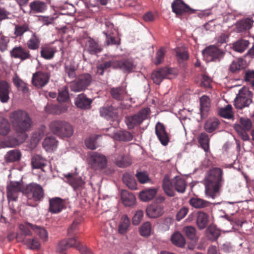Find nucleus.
<instances>
[{
    "instance_id": "f257e3e1",
    "label": "nucleus",
    "mask_w": 254,
    "mask_h": 254,
    "mask_svg": "<svg viewBox=\"0 0 254 254\" xmlns=\"http://www.w3.org/2000/svg\"><path fill=\"white\" fill-rule=\"evenodd\" d=\"M13 129L18 135H22V139L27 137L26 132L32 125V121L29 114L25 111L17 110L11 112L9 116Z\"/></svg>"
},
{
    "instance_id": "f03ea898",
    "label": "nucleus",
    "mask_w": 254,
    "mask_h": 254,
    "mask_svg": "<svg viewBox=\"0 0 254 254\" xmlns=\"http://www.w3.org/2000/svg\"><path fill=\"white\" fill-rule=\"evenodd\" d=\"M223 175V171L220 168H212L208 171L204 180L205 193L207 196L213 198L219 193L224 182Z\"/></svg>"
},
{
    "instance_id": "7ed1b4c3",
    "label": "nucleus",
    "mask_w": 254,
    "mask_h": 254,
    "mask_svg": "<svg viewBox=\"0 0 254 254\" xmlns=\"http://www.w3.org/2000/svg\"><path fill=\"white\" fill-rule=\"evenodd\" d=\"M187 186L185 179L180 176H176L170 179L169 175L166 174L162 180L163 190L169 197H173L176 195L175 190L179 193L185 192Z\"/></svg>"
},
{
    "instance_id": "20e7f679",
    "label": "nucleus",
    "mask_w": 254,
    "mask_h": 254,
    "mask_svg": "<svg viewBox=\"0 0 254 254\" xmlns=\"http://www.w3.org/2000/svg\"><path fill=\"white\" fill-rule=\"evenodd\" d=\"M51 131L61 138H69L74 133L73 126L68 122L61 120H55L50 122Z\"/></svg>"
},
{
    "instance_id": "39448f33",
    "label": "nucleus",
    "mask_w": 254,
    "mask_h": 254,
    "mask_svg": "<svg viewBox=\"0 0 254 254\" xmlns=\"http://www.w3.org/2000/svg\"><path fill=\"white\" fill-rule=\"evenodd\" d=\"M22 192L27 197L28 204L31 206H34L35 204H32L31 201L39 202L44 196V190L42 187L35 183H30L24 187Z\"/></svg>"
},
{
    "instance_id": "423d86ee",
    "label": "nucleus",
    "mask_w": 254,
    "mask_h": 254,
    "mask_svg": "<svg viewBox=\"0 0 254 254\" xmlns=\"http://www.w3.org/2000/svg\"><path fill=\"white\" fill-rule=\"evenodd\" d=\"M150 113V109L144 108L133 115L125 117V123L128 129L134 128L136 126H139L143 121L146 120Z\"/></svg>"
},
{
    "instance_id": "0eeeda50",
    "label": "nucleus",
    "mask_w": 254,
    "mask_h": 254,
    "mask_svg": "<svg viewBox=\"0 0 254 254\" xmlns=\"http://www.w3.org/2000/svg\"><path fill=\"white\" fill-rule=\"evenodd\" d=\"M92 81V77L90 74H82L71 82L70 89L74 92L84 91L90 85Z\"/></svg>"
},
{
    "instance_id": "6e6552de",
    "label": "nucleus",
    "mask_w": 254,
    "mask_h": 254,
    "mask_svg": "<svg viewBox=\"0 0 254 254\" xmlns=\"http://www.w3.org/2000/svg\"><path fill=\"white\" fill-rule=\"evenodd\" d=\"M253 94L247 88L243 87L239 90L234 101V106L238 109L248 107L252 103Z\"/></svg>"
},
{
    "instance_id": "1a4fd4ad",
    "label": "nucleus",
    "mask_w": 254,
    "mask_h": 254,
    "mask_svg": "<svg viewBox=\"0 0 254 254\" xmlns=\"http://www.w3.org/2000/svg\"><path fill=\"white\" fill-rule=\"evenodd\" d=\"M117 60L110 56L105 55L102 58L101 63L97 66V73L103 75L110 68L117 69Z\"/></svg>"
},
{
    "instance_id": "9d476101",
    "label": "nucleus",
    "mask_w": 254,
    "mask_h": 254,
    "mask_svg": "<svg viewBox=\"0 0 254 254\" xmlns=\"http://www.w3.org/2000/svg\"><path fill=\"white\" fill-rule=\"evenodd\" d=\"M10 55L11 58L18 59L21 61H32L34 59L33 56L27 48L21 46L14 47L10 51Z\"/></svg>"
},
{
    "instance_id": "9b49d317",
    "label": "nucleus",
    "mask_w": 254,
    "mask_h": 254,
    "mask_svg": "<svg viewBox=\"0 0 254 254\" xmlns=\"http://www.w3.org/2000/svg\"><path fill=\"white\" fill-rule=\"evenodd\" d=\"M88 161L91 167L95 170H101L105 168L107 165L106 157L99 153L95 152L91 154Z\"/></svg>"
},
{
    "instance_id": "f8f14e48",
    "label": "nucleus",
    "mask_w": 254,
    "mask_h": 254,
    "mask_svg": "<svg viewBox=\"0 0 254 254\" xmlns=\"http://www.w3.org/2000/svg\"><path fill=\"white\" fill-rule=\"evenodd\" d=\"M50 76V73L48 72L37 71L33 74L32 83L36 87L41 88L48 84Z\"/></svg>"
},
{
    "instance_id": "ddd939ff",
    "label": "nucleus",
    "mask_w": 254,
    "mask_h": 254,
    "mask_svg": "<svg viewBox=\"0 0 254 254\" xmlns=\"http://www.w3.org/2000/svg\"><path fill=\"white\" fill-rule=\"evenodd\" d=\"M172 71V69L167 67L158 68L153 71L151 75V79L155 84L160 85L164 79L170 78Z\"/></svg>"
},
{
    "instance_id": "4468645a",
    "label": "nucleus",
    "mask_w": 254,
    "mask_h": 254,
    "mask_svg": "<svg viewBox=\"0 0 254 254\" xmlns=\"http://www.w3.org/2000/svg\"><path fill=\"white\" fill-rule=\"evenodd\" d=\"M203 53L205 56L211 61H219L225 54L224 51L215 46H210L206 48Z\"/></svg>"
},
{
    "instance_id": "2eb2a0df",
    "label": "nucleus",
    "mask_w": 254,
    "mask_h": 254,
    "mask_svg": "<svg viewBox=\"0 0 254 254\" xmlns=\"http://www.w3.org/2000/svg\"><path fill=\"white\" fill-rule=\"evenodd\" d=\"M46 2L40 0H35L29 3V11L31 14L45 12L48 9V4L50 3V0H46Z\"/></svg>"
},
{
    "instance_id": "dca6fc26",
    "label": "nucleus",
    "mask_w": 254,
    "mask_h": 254,
    "mask_svg": "<svg viewBox=\"0 0 254 254\" xmlns=\"http://www.w3.org/2000/svg\"><path fill=\"white\" fill-rule=\"evenodd\" d=\"M254 23V14L238 21L235 24L237 32L242 33L250 30Z\"/></svg>"
},
{
    "instance_id": "f3484780",
    "label": "nucleus",
    "mask_w": 254,
    "mask_h": 254,
    "mask_svg": "<svg viewBox=\"0 0 254 254\" xmlns=\"http://www.w3.org/2000/svg\"><path fill=\"white\" fill-rule=\"evenodd\" d=\"M155 133L162 145L166 146L168 144L170 140L169 134L162 123H157L155 126Z\"/></svg>"
},
{
    "instance_id": "a211bd4d",
    "label": "nucleus",
    "mask_w": 254,
    "mask_h": 254,
    "mask_svg": "<svg viewBox=\"0 0 254 254\" xmlns=\"http://www.w3.org/2000/svg\"><path fill=\"white\" fill-rule=\"evenodd\" d=\"M171 7L172 11L178 15H181L192 10L183 0H174L172 3Z\"/></svg>"
},
{
    "instance_id": "6ab92c4d",
    "label": "nucleus",
    "mask_w": 254,
    "mask_h": 254,
    "mask_svg": "<svg viewBox=\"0 0 254 254\" xmlns=\"http://www.w3.org/2000/svg\"><path fill=\"white\" fill-rule=\"evenodd\" d=\"M64 207V201L60 197H55L49 199V211L52 213H60Z\"/></svg>"
},
{
    "instance_id": "aec40b11",
    "label": "nucleus",
    "mask_w": 254,
    "mask_h": 254,
    "mask_svg": "<svg viewBox=\"0 0 254 254\" xmlns=\"http://www.w3.org/2000/svg\"><path fill=\"white\" fill-rule=\"evenodd\" d=\"M57 52V47L51 44H45L40 47V53L41 57L45 60L52 59Z\"/></svg>"
},
{
    "instance_id": "412c9836",
    "label": "nucleus",
    "mask_w": 254,
    "mask_h": 254,
    "mask_svg": "<svg viewBox=\"0 0 254 254\" xmlns=\"http://www.w3.org/2000/svg\"><path fill=\"white\" fill-rule=\"evenodd\" d=\"M67 106L63 103L59 104L48 103L45 107V111L48 114L60 115L66 112L67 110Z\"/></svg>"
},
{
    "instance_id": "4be33fe9",
    "label": "nucleus",
    "mask_w": 254,
    "mask_h": 254,
    "mask_svg": "<svg viewBox=\"0 0 254 254\" xmlns=\"http://www.w3.org/2000/svg\"><path fill=\"white\" fill-rule=\"evenodd\" d=\"M99 112L100 116L107 120H115L118 118L117 109L111 105H106L100 108Z\"/></svg>"
},
{
    "instance_id": "5701e85b",
    "label": "nucleus",
    "mask_w": 254,
    "mask_h": 254,
    "mask_svg": "<svg viewBox=\"0 0 254 254\" xmlns=\"http://www.w3.org/2000/svg\"><path fill=\"white\" fill-rule=\"evenodd\" d=\"M21 184L18 182H11L7 187V196L9 200L15 201L18 197V192H22Z\"/></svg>"
},
{
    "instance_id": "b1692460",
    "label": "nucleus",
    "mask_w": 254,
    "mask_h": 254,
    "mask_svg": "<svg viewBox=\"0 0 254 254\" xmlns=\"http://www.w3.org/2000/svg\"><path fill=\"white\" fill-rule=\"evenodd\" d=\"M11 92L10 84L5 80L0 81V101L2 103L8 102Z\"/></svg>"
},
{
    "instance_id": "393cba45",
    "label": "nucleus",
    "mask_w": 254,
    "mask_h": 254,
    "mask_svg": "<svg viewBox=\"0 0 254 254\" xmlns=\"http://www.w3.org/2000/svg\"><path fill=\"white\" fill-rule=\"evenodd\" d=\"M77 237H73L67 240H63L59 243L57 247V251L61 252L70 247H75L80 243L77 240Z\"/></svg>"
},
{
    "instance_id": "a878e982",
    "label": "nucleus",
    "mask_w": 254,
    "mask_h": 254,
    "mask_svg": "<svg viewBox=\"0 0 254 254\" xmlns=\"http://www.w3.org/2000/svg\"><path fill=\"white\" fill-rule=\"evenodd\" d=\"M164 207L162 205L154 204L150 205L146 208V214L152 218H157L163 214Z\"/></svg>"
},
{
    "instance_id": "bb28decb",
    "label": "nucleus",
    "mask_w": 254,
    "mask_h": 254,
    "mask_svg": "<svg viewBox=\"0 0 254 254\" xmlns=\"http://www.w3.org/2000/svg\"><path fill=\"white\" fill-rule=\"evenodd\" d=\"M92 100L88 98L84 94H80L75 99V104L79 108L88 109L91 107Z\"/></svg>"
},
{
    "instance_id": "cd10ccee",
    "label": "nucleus",
    "mask_w": 254,
    "mask_h": 254,
    "mask_svg": "<svg viewBox=\"0 0 254 254\" xmlns=\"http://www.w3.org/2000/svg\"><path fill=\"white\" fill-rule=\"evenodd\" d=\"M117 63H118L117 68L120 69L124 72H130L135 67L133 60L130 59L117 60Z\"/></svg>"
},
{
    "instance_id": "c85d7f7f",
    "label": "nucleus",
    "mask_w": 254,
    "mask_h": 254,
    "mask_svg": "<svg viewBox=\"0 0 254 254\" xmlns=\"http://www.w3.org/2000/svg\"><path fill=\"white\" fill-rule=\"evenodd\" d=\"M41 39L36 32H33L30 38L26 42V47L30 50L35 51L39 49Z\"/></svg>"
},
{
    "instance_id": "c756f323",
    "label": "nucleus",
    "mask_w": 254,
    "mask_h": 254,
    "mask_svg": "<svg viewBox=\"0 0 254 254\" xmlns=\"http://www.w3.org/2000/svg\"><path fill=\"white\" fill-rule=\"evenodd\" d=\"M77 68L78 66L73 61H67L64 63V70L65 73L70 79H73L76 77V71Z\"/></svg>"
},
{
    "instance_id": "7c9ffc66",
    "label": "nucleus",
    "mask_w": 254,
    "mask_h": 254,
    "mask_svg": "<svg viewBox=\"0 0 254 254\" xmlns=\"http://www.w3.org/2000/svg\"><path fill=\"white\" fill-rule=\"evenodd\" d=\"M245 61L242 58L234 60L229 67V71L232 73H237L245 67Z\"/></svg>"
},
{
    "instance_id": "2f4dec72",
    "label": "nucleus",
    "mask_w": 254,
    "mask_h": 254,
    "mask_svg": "<svg viewBox=\"0 0 254 254\" xmlns=\"http://www.w3.org/2000/svg\"><path fill=\"white\" fill-rule=\"evenodd\" d=\"M87 51L92 55H95L100 52L102 48L98 42L90 38L86 43Z\"/></svg>"
},
{
    "instance_id": "473e14b6",
    "label": "nucleus",
    "mask_w": 254,
    "mask_h": 254,
    "mask_svg": "<svg viewBox=\"0 0 254 254\" xmlns=\"http://www.w3.org/2000/svg\"><path fill=\"white\" fill-rule=\"evenodd\" d=\"M200 106L201 117L205 118L207 116L210 107V100L208 96L203 95L200 98Z\"/></svg>"
},
{
    "instance_id": "72a5a7b5",
    "label": "nucleus",
    "mask_w": 254,
    "mask_h": 254,
    "mask_svg": "<svg viewBox=\"0 0 254 254\" xmlns=\"http://www.w3.org/2000/svg\"><path fill=\"white\" fill-rule=\"evenodd\" d=\"M121 199L124 204L127 206L133 205L135 201L134 195L127 190H123L121 192Z\"/></svg>"
},
{
    "instance_id": "f704fd0d",
    "label": "nucleus",
    "mask_w": 254,
    "mask_h": 254,
    "mask_svg": "<svg viewBox=\"0 0 254 254\" xmlns=\"http://www.w3.org/2000/svg\"><path fill=\"white\" fill-rule=\"evenodd\" d=\"M21 157V154L19 150H11L6 153L4 156V160L7 163H12L19 161Z\"/></svg>"
},
{
    "instance_id": "c9c22d12",
    "label": "nucleus",
    "mask_w": 254,
    "mask_h": 254,
    "mask_svg": "<svg viewBox=\"0 0 254 254\" xmlns=\"http://www.w3.org/2000/svg\"><path fill=\"white\" fill-rule=\"evenodd\" d=\"M110 94L114 99L122 101L126 94V89L122 86L113 87L110 90Z\"/></svg>"
},
{
    "instance_id": "e433bc0d",
    "label": "nucleus",
    "mask_w": 254,
    "mask_h": 254,
    "mask_svg": "<svg viewBox=\"0 0 254 254\" xmlns=\"http://www.w3.org/2000/svg\"><path fill=\"white\" fill-rule=\"evenodd\" d=\"M157 190L155 188L143 190L139 193V197L143 201L152 200L156 195Z\"/></svg>"
},
{
    "instance_id": "4c0bfd02",
    "label": "nucleus",
    "mask_w": 254,
    "mask_h": 254,
    "mask_svg": "<svg viewBox=\"0 0 254 254\" xmlns=\"http://www.w3.org/2000/svg\"><path fill=\"white\" fill-rule=\"evenodd\" d=\"M208 222V215L202 211H198L197 213L196 224L200 230L204 229Z\"/></svg>"
},
{
    "instance_id": "58836bf2",
    "label": "nucleus",
    "mask_w": 254,
    "mask_h": 254,
    "mask_svg": "<svg viewBox=\"0 0 254 254\" xmlns=\"http://www.w3.org/2000/svg\"><path fill=\"white\" fill-rule=\"evenodd\" d=\"M172 244L179 248H184L186 245V240L184 236L179 232H175L171 238Z\"/></svg>"
},
{
    "instance_id": "ea45409f",
    "label": "nucleus",
    "mask_w": 254,
    "mask_h": 254,
    "mask_svg": "<svg viewBox=\"0 0 254 254\" xmlns=\"http://www.w3.org/2000/svg\"><path fill=\"white\" fill-rule=\"evenodd\" d=\"M130 225V221L126 215L122 216L118 227V232L121 235L127 232Z\"/></svg>"
},
{
    "instance_id": "a19ab883",
    "label": "nucleus",
    "mask_w": 254,
    "mask_h": 254,
    "mask_svg": "<svg viewBox=\"0 0 254 254\" xmlns=\"http://www.w3.org/2000/svg\"><path fill=\"white\" fill-rule=\"evenodd\" d=\"M124 183L130 189L136 190L137 189L136 182L133 176L128 173H125L123 176Z\"/></svg>"
},
{
    "instance_id": "79ce46f5",
    "label": "nucleus",
    "mask_w": 254,
    "mask_h": 254,
    "mask_svg": "<svg viewBox=\"0 0 254 254\" xmlns=\"http://www.w3.org/2000/svg\"><path fill=\"white\" fill-rule=\"evenodd\" d=\"M43 146L46 151L55 150L58 145V141L54 136L46 137L43 142Z\"/></svg>"
},
{
    "instance_id": "37998d69",
    "label": "nucleus",
    "mask_w": 254,
    "mask_h": 254,
    "mask_svg": "<svg viewBox=\"0 0 254 254\" xmlns=\"http://www.w3.org/2000/svg\"><path fill=\"white\" fill-rule=\"evenodd\" d=\"M220 122L216 118L210 119L204 124V129L208 133H211L215 130L220 125Z\"/></svg>"
},
{
    "instance_id": "c03bdc74",
    "label": "nucleus",
    "mask_w": 254,
    "mask_h": 254,
    "mask_svg": "<svg viewBox=\"0 0 254 254\" xmlns=\"http://www.w3.org/2000/svg\"><path fill=\"white\" fill-rule=\"evenodd\" d=\"M11 130L8 121L3 117H0V135L6 136Z\"/></svg>"
},
{
    "instance_id": "a18cd8bd",
    "label": "nucleus",
    "mask_w": 254,
    "mask_h": 254,
    "mask_svg": "<svg viewBox=\"0 0 254 254\" xmlns=\"http://www.w3.org/2000/svg\"><path fill=\"white\" fill-rule=\"evenodd\" d=\"M33 168L42 169L46 165V160L39 155H34L31 160Z\"/></svg>"
},
{
    "instance_id": "49530a36",
    "label": "nucleus",
    "mask_w": 254,
    "mask_h": 254,
    "mask_svg": "<svg viewBox=\"0 0 254 254\" xmlns=\"http://www.w3.org/2000/svg\"><path fill=\"white\" fill-rule=\"evenodd\" d=\"M206 231L207 238L211 241L217 240L220 235V231L214 225H209Z\"/></svg>"
},
{
    "instance_id": "de8ad7c7",
    "label": "nucleus",
    "mask_w": 254,
    "mask_h": 254,
    "mask_svg": "<svg viewBox=\"0 0 254 254\" xmlns=\"http://www.w3.org/2000/svg\"><path fill=\"white\" fill-rule=\"evenodd\" d=\"M190 204L196 208H203L209 206V203L207 201L197 197H192L190 199Z\"/></svg>"
},
{
    "instance_id": "09e8293b",
    "label": "nucleus",
    "mask_w": 254,
    "mask_h": 254,
    "mask_svg": "<svg viewBox=\"0 0 254 254\" xmlns=\"http://www.w3.org/2000/svg\"><path fill=\"white\" fill-rule=\"evenodd\" d=\"M198 141L204 150L207 152L209 149V138L208 134L205 132L201 133L198 137Z\"/></svg>"
},
{
    "instance_id": "8fccbe9b",
    "label": "nucleus",
    "mask_w": 254,
    "mask_h": 254,
    "mask_svg": "<svg viewBox=\"0 0 254 254\" xmlns=\"http://www.w3.org/2000/svg\"><path fill=\"white\" fill-rule=\"evenodd\" d=\"M249 44L248 40L241 39L233 43V48L235 51L243 53L248 47Z\"/></svg>"
},
{
    "instance_id": "3c124183",
    "label": "nucleus",
    "mask_w": 254,
    "mask_h": 254,
    "mask_svg": "<svg viewBox=\"0 0 254 254\" xmlns=\"http://www.w3.org/2000/svg\"><path fill=\"white\" fill-rule=\"evenodd\" d=\"M14 85L19 90H21L23 93H27L29 92V88L26 83L23 81L18 76L15 75L12 78Z\"/></svg>"
},
{
    "instance_id": "603ef678",
    "label": "nucleus",
    "mask_w": 254,
    "mask_h": 254,
    "mask_svg": "<svg viewBox=\"0 0 254 254\" xmlns=\"http://www.w3.org/2000/svg\"><path fill=\"white\" fill-rule=\"evenodd\" d=\"M29 31H30V28L29 24L27 23L15 25L14 34L16 37H21L24 33Z\"/></svg>"
},
{
    "instance_id": "864d4df0",
    "label": "nucleus",
    "mask_w": 254,
    "mask_h": 254,
    "mask_svg": "<svg viewBox=\"0 0 254 254\" xmlns=\"http://www.w3.org/2000/svg\"><path fill=\"white\" fill-rule=\"evenodd\" d=\"M235 126H239L245 130H250L252 127V122L249 118L242 117L240 119L239 124L235 125Z\"/></svg>"
},
{
    "instance_id": "5fc2aeb1",
    "label": "nucleus",
    "mask_w": 254,
    "mask_h": 254,
    "mask_svg": "<svg viewBox=\"0 0 254 254\" xmlns=\"http://www.w3.org/2000/svg\"><path fill=\"white\" fill-rule=\"evenodd\" d=\"M28 225L30 227L31 229L33 230L36 233H37L41 239L45 241L47 239L48 233L46 229L44 228L38 227L37 226L32 224H28Z\"/></svg>"
},
{
    "instance_id": "6e6d98bb",
    "label": "nucleus",
    "mask_w": 254,
    "mask_h": 254,
    "mask_svg": "<svg viewBox=\"0 0 254 254\" xmlns=\"http://www.w3.org/2000/svg\"><path fill=\"white\" fill-rule=\"evenodd\" d=\"M232 107L230 105H227L225 108H222L219 110V115L225 119H230L233 117Z\"/></svg>"
},
{
    "instance_id": "4d7b16f0",
    "label": "nucleus",
    "mask_w": 254,
    "mask_h": 254,
    "mask_svg": "<svg viewBox=\"0 0 254 254\" xmlns=\"http://www.w3.org/2000/svg\"><path fill=\"white\" fill-rule=\"evenodd\" d=\"M183 232L189 239L194 241H196L197 240L196 235V230L193 227H185L183 229Z\"/></svg>"
},
{
    "instance_id": "13d9d810",
    "label": "nucleus",
    "mask_w": 254,
    "mask_h": 254,
    "mask_svg": "<svg viewBox=\"0 0 254 254\" xmlns=\"http://www.w3.org/2000/svg\"><path fill=\"white\" fill-rule=\"evenodd\" d=\"M116 163L120 167H126L130 164V160L127 156L121 155L116 158Z\"/></svg>"
},
{
    "instance_id": "bf43d9fd",
    "label": "nucleus",
    "mask_w": 254,
    "mask_h": 254,
    "mask_svg": "<svg viewBox=\"0 0 254 254\" xmlns=\"http://www.w3.org/2000/svg\"><path fill=\"white\" fill-rule=\"evenodd\" d=\"M151 229V224L149 222L144 223L139 228L140 234L144 237H148L150 235Z\"/></svg>"
},
{
    "instance_id": "052dcab7",
    "label": "nucleus",
    "mask_w": 254,
    "mask_h": 254,
    "mask_svg": "<svg viewBox=\"0 0 254 254\" xmlns=\"http://www.w3.org/2000/svg\"><path fill=\"white\" fill-rule=\"evenodd\" d=\"M69 98L68 91L66 87H64L59 90L57 100L60 102H65Z\"/></svg>"
},
{
    "instance_id": "680f3d73",
    "label": "nucleus",
    "mask_w": 254,
    "mask_h": 254,
    "mask_svg": "<svg viewBox=\"0 0 254 254\" xmlns=\"http://www.w3.org/2000/svg\"><path fill=\"white\" fill-rule=\"evenodd\" d=\"M166 52L165 49L163 47L160 48L157 51L155 56V61L154 62L155 65H158L163 62Z\"/></svg>"
},
{
    "instance_id": "e2e57ef3",
    "label": "nucleus",
    "mask_w": 254,
    "mask_h": 254,
    "mask_svg": "<svg viewBox=\"0 0 254 254\" xmlns=\"http://www.w3.org/2000/svg\"><path fill=\"white\" fill-rule=\"evenodd\" d=\"M24 245L32 250L38 249L40 247V243L37 238H28Z\"/></svg>"
},
{
    "instance_id": "0e129e2a",
    "label": "nucleus",
    "mask_w": 254,
    "mask_h": 254,
    "mask_svg": "<svg viewBox=\"0 0 254 254\" xmlns=\"http://www.w3.org/2000/svg\"><path fill=\"white\" fill-rule=\"evenodd\" d=\"M234 128L243 140L248 141L250 139V136L247 133L249 130L242 129L239 126H234Z\"/></svg>"
},
{
    "instance_id": "69168bd1",
    "label": "nucleus",
    "mask_w": 254,
    "mask_h": 254,
    "mask_svg": "<svg viewBox=\"0 0 254 254\" xmlns=\"http://www.w3.org/2000/svg\"><path fill=\"white\" fill-rule=\"evenodd\" d=\"M117 137L118 139L121 141H130L132 139V134L128 131H123L119 132Z\"/></svg>"
},
{
    "instance_id": "338daca9",
    "label": "nucleus",
    "mask_w": 254,
    "mask_h": 254,
    "mask_svg": "<svg viewBox=\"0 0 254 254\" xmlns=\"http://www.w3.org/2000/svg\"><path fill=\"white\" fill-rule=\"evenodd\" d=\"M176 56L180 60L186 61L189 59V55L187 51L183 50L180 48H177L176 50Z\"/></svg>"
},
{
    "instance_id": "774afa93",
    "label": "nucleus",
    "mask_w": 254,
    "mask_h": 254,
    "mask_svg": "<svg viewBox=\"0 0 254 254\" xmlns=\"http://www.w3.org/2000/svg\"><path fill=\"white\" fill-rule=\"evenodd\" d=\"M245 79L254 88V70L246 71L245 74Z\"/></svg>"
}]
</instances>
